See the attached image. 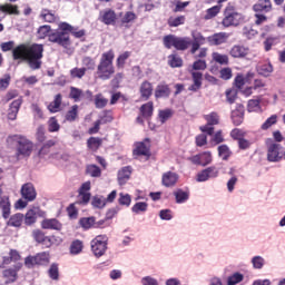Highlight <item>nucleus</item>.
<instances>
[{
	"label": "nucleus",
	"instance_id": "nucleus-1",
	"mask_svg": "<svg viewBox=\"0 0 285 285\" xmlns=\"http://www.w3.org/2000/svg\"><path fill=\"white\" fill-rule=\"evenodd\" d=\"M13 59L17 61H28L31 70H39L41 68V59H43V45H20L12 50Z\"/></svg>",
	"mask_w": 285,
	"mask_h": 285
},
{
	"label": "nucleus",
	"instance_id": "nucleus-2",
	"mask_svg": "<svg viewBox=\"0 0 285 285\" xmlns=\"http://www.w3.org/2000/svg\"><path fill=\"white\" fill-rule=\"evenodd\" d=\"M115 51L109 50L101 55L100 62L97 68L98 78L102 81H108L112 75H115Z\"/></svg>",
	"mask_w": 285,
	"mask_h": 285
},
{
	"label": "nucleus",
	"instance_id": "nucleus-3",
	"mask_svg": "<svg viewBox=\"0 0 285 285\" xmlns=\"http://www.w3.org/2000/svg\"><path fill=\"white\" fill-rule=\"evenodd\" d=\"M7 144L12 146L17 144V158L23 159V157H30L32 155V149L35 145L24 136L13 135L7 138Z\"/></svg>",
	"mask_w": 285,
	"mask_h": 285
},
{
	"label": "nucleus",
	"instance_id": "nucleus-4",
	"mask_svg": "<svg viewBox=\"0 0 285 285\" xmlns=\"http://www.w3.org/2000/svg\"><path fill=\"white\" fill-rule=\"evenodd\" d=\"M3 101L4 104L11 101L7 110V119H9V121H17V116L19 115V110H21L23 98L19 97V92L17 90H11L6 94Z\"/></svg>",
	"mask_w": 285,
	"mask_h": 285
},
{
	"label": "nucleus",
	"instance_id": "nucleus-5",
	"mask_svg": "<svg viewBox=\"0 0 285 285\" xmlns=\"http://www.w3.org/2000/svg\"><path fill=\"white\" fill-rule=\"evenodd\" d=\"M72 28L73 27L68 22H60L58 30L49 36V41L51 43H58V46H62V48H68L70 46V36L68 32H72Z\"/></svg>",
	"mask_w": 285,
	"mask_h": 285
},
{
	"label": "nucleus",
	"instance_id": "nucleus-6",
	"mask_svg": "<svg viewBox=\"0 0 285 285\" xmlns=\"http://www.w3.org/2000/svg\"><path fill=\"white\" fill-rule=\"evenodd\" d=\"M190 43H193V40H190L189 37H177L174 35L164 37V46L165 48H168V50H170V48H175L176 50H188Z\"/></svg>",
	"mask_w": 285,
	"mask_h": 285
},
{
	"label": "nucleus",
	"instance_id": "nucleus-7",
	"mask_svg": "<svg viewBox=\"0 0 285 285\" xmlns=\"http://www.w3.org/2000/svg\"><path fill=\"white\" fill-rule=\"evenodd\" d=\"M266 147L268 161L277 163L285 159V148L279 142H275V140L268 138L266 140Z\"/></svg>",
	"mask_w": 285,
	"mask_h": 285
},
{
	"label": "nucleus",
	"instance_id": "nucleus-8",
	"mask_svg": "<svg viewBox=\"0 0 285 285\" xmlns=\"http://www.w3.org/2000/svg\"><path fill=\"white\" fill-rule=\"evenodd\" d=\"M239 23H244V16L235 11L233 7H227L225 9V18L222 22L224 28H230L232 26L237 27Z\"/></svg>",
	"mask_w": 285,
	"mask_h": 285
},
{
	"label": "nucleus",
	"instance_id": "nucleus-9",
	"mask_svg": "<svg viewBox=\"0 0 285 285\" xmlns=\"http://www.w3.org/2000/svg\"><path fill=\"white\" fill-rule=\"evenodd\" d=\"M90 246L95 257H104V255H106V250H108V236L107 235L96 236L91 240Z\"/></svg>",
	"mask_w": 285,
	"mask_h": 285
},
{
	"label": "nucleus",
	"instance_id": "nucleus-10",
	"mask_svg": "<svg viewBox=\"0 0 285 285\" xmlns=\"http://www.w3.org/2000/svg\"><path fill=\"white\" fill-rule=\"evenodd\" d=\"M205 121H207L206 125L200 126L199 130L202 132H205L206 135H215V127L213 126H219V114L217 111H212L204 116Z\"/></svg>",
	"mask_w": 285,
	"mask_h": 285
},
{
	"label": "nucleus",
	"instance_id": "nucleus-11",
	"mask_svg": "<svg viewBox=\"0 0 285 285\" xmlns=\"http://www.w3.org/2000/svg\"><path fill=\"white\" fill-rule=\"evenodd\" d=\"M217 177H219V168H217L216 166H210L200 170L196 175V181L202 184L204 181H208V179H217Z\"/></svg>",
	"mask_w": 285,
	"mask_h": 285
},
{
	"label": "nucleus",
	"instance_id": "nucleus-12",
	"mask_svg": "<svg viewBox=\"0 0 285 285\" xmlns=\"http://www.w3.org/2000/svg\"><path fill=\"white\" fill-rule=\"evenodd\" d=\"M90 188H91V184L90 181H86L83 183L79 190H78V202L77 204H81L82 206H86L89 202H90Z\"/></svg>",
	"mask_w": 285,
	"mask_h": 285
},
{
	"label": "nucleus",
	"instance_id": "nucleus-13",
	"mask_svg": "<svg viewBox=\"0 0 285 285\" xmlns=\"http://www.w3.org/2000/svg\"><path fill=\"white\" fill-rule=\"evenodd\" d=\"M229 55L234 59H244L250 55V48L244 45H234L229 50Z\"/></svg>",
	"mask_w": 285,
	"mask_h": 285
},
{
	"label": "nucleus",
	"instance_id": "nucleus-14",
	"mask_svg": "<svg viewBox=\"0 0 285 285\" xmlns=\"http://www.w3.org/2000/svg\"><path fill=\"white\" fill-rule=\"evenodd\" d=\"M43 215H46V213H43L39 207L29 209L23 218L26 226H32V224L37 223V218L43 217Z\"/></svg>",
	"mask_w": 285,
	"mask_h": 285
},
{
	"label": "nucleus",
	"instance_id": "nucleus-15",
	"mask_svg": "<svg viewBox=\"0 0 285 285\" xmlns=\"http://www.w3.org/2000/svg\"><path fill=\"white\" fill-rule=\"evenodd\" d=\"M230 38V33L227 32H217L207 37V43L209 46H223Z\"/></svg>",
	"mask_w": 285,
	"mask_h": 285
},
{
	"label": "nucleus",
	"instance_id": "nucleus-16",
	"mask_svg": "<svg viewBox=\"0 0 285 285\" xmlns=\"http://www.w3.org/2000/svg\"><path fill=\"white\" fill-rule=\"evenodd\" d=\"M179 181V175L175 171H167L163 174L161 184L165 188H173Z\"/></svg>",
	"mask_w": 285,
	"mask_h": 285
},
{
	"label": "nucleus",
	"instance_id": "nucleus-17",
	"mask_svg": "<svg viewBox=\"0 0 285 285\" xmlns=\"http://www.w3.org/2000/svg\"><path fill=\"white\" fill-rule=\"evenodd\" d=\"M99 20L105 23V26H115L117 21V13L112 9H106L100 11Z\"/></svg>",
	"mask_w": 285,
	"mask_h": 285
},
{
	"label": "nucleus",
	"instance_id": "nucleus-18",
	"mask_svg": "<svg viewBox=\"0 0 285 285\" xmlns=\"http://www.w3.org/2000/svg\"><path fill=\"white\" fill-rule=\"evenodd\" d=\"M21 195L27 202H35V199H37V189H35V185L30 183L24 184L21 187Z\"/></svg>",
	"mask_w": 285,
	"mask_h": 285
},
{
	"label": "nucleus",
	"instance_id": "nucleus-19",
	"mask_svg": "<svg viewBox=\"0 0 285 285\" xmlns=\"http://www.w3.org/2000/svg\"><path fill=\"white\" fill-rule=\"evenodd\" d=\"M41 228L45 230H61L62 225L57 218H47L41 222Z\"/></svg>",
	"mask_w": 285,
	"mask_h": 285
},
{
	"label": "nucleus",
	"instance_id": "nucleus-20",
	"mask_svg": "<svg viewBox=\"0 0 285 285\" xmlns=\"http://www.w3.org/2000/svg\"><path fill=\"white\" fill-rule=\"evenodd\" d=\"M130 175H132V168H130V166L122 167L118 171L119 186H126V184H128V179H130Z\"/></svg>",
	"mask_w": 285,
	"mask_h": 285
},
{
	"label": "nucleus",
	"instance_id": "nucleus-21",
	"mask_svg": "<svg viewBox=\"0 0 285 285\" xmlns=\"http://www.w3.org/2000/svg\"><path fill=\"white\" fill-rule=\"evenodd\" d=\"M3 190L0 189V208H2V217L8 219L10 217V198L8 196H1Z\"/></svg>",
	"mask_w": 285,
	"mask_h": 285
},
{
	"label": "nucleus",
	"instance_id": "nucleus-22",
	"mask_svg": "<svg viewBox=\"0 0 285 285\" xmlns=\"http://www.w3.org/2000/svg\"><path fill=\"white\" fill-rule=\"evenodd\" d=\"M254 12H271L273 10V3L271 0H258L257 3L253 6Z\"/></svg>",
	"mask_w": 285,
	"mask_h": 285
},
{
	"label": "nucleus",
	"instance_id": "nucleus-23",
	"mask_svg": "<svg viewBox=\"0 0 285 285\" xmlns=\"http://www.w3.org/2000/svg\"><path fill=\"white\" fill-rule=\"evenodd\" d=\"M204 75L199 71H191L193 85L188 87L191 92H197L202 88V79Z\"/></svg>",
	"mask_w": 285,
	"mask_h": 285
},
{
	"label": "nucleus",
	"instance_id": "nucleus-24",
	"mask_svg": "<svg viewBox=\"0 0 285 285\" xmlns=\"http://www.w3.org/2000/svg\"><path fill=\"white\" fill-rule=\"evenodd\" d=\"M140 97L141 99H144L145 101H148V99H150V97L153 96V83H150L149 81H144L140 85Z\"/></svg>",
	"mask_w": 285,
	"mask_h": 285
},
{
	"label": "nucleus",
	"instance_id": "nucleus-25",
	"mask_svg": "<svg viewBox=\"0 0 285 285\" xmlns=\"http://www.w3.org/2000/svg\"><path fill=\"white\" fill-rule=\"evenodd\" d=\"M155 97H156V99L170 97V87H168V85H166L164 82L159 83L156 87Z\"/></svg>",
	"mask_w": 285,
	"mask_h": 285
},
{
	"label": "nucleus",
	"instance_id": "nucleus-26",
	"mask_svg": "<svg viewBox=\"0 0 285 285\" xmlns=\"http://www.w3.org/2000/svg\"><path fill=\"white\" fill-rule=\"evenodd\" d=\"M83 253V242L80 239H75L69 246V254L72 256L81 255Z\"/></svg>",
	"mask_w": 285,
	"mask_h": 285
},
{
	"label": "nucleus",
	"instance_id": "nucleus-27",
	"mask_svg": "<svg viewBox=\"0 0 285 285\" xmlns=\"http://www.w3.org/2000/svg\"><path fill=\"white\" fill-rule=\"evenodd\" d=\"M257 72L262 77H271L273 75V65L271 62H263L257 66Z\"/></svg>",
	"mask_w": 285,
	"mask_h": 285
},
{
	"label": "nucleus",
	"instance_id": "nucleus-28",
	"mask_svg": "<svg viewBox=\"0 0 285 285\" xmlns=\"http://www.w3.org/2000/svg\"><path fill=\"white\" fill-rule=\"evenodd\" d=\"M40 19L45 20L47 23H55V21H57V14L50 9H42Z\"/></svg>",
	"mask_w": 285,
	"mask_h": 285
},
{
	"label": "nucleus",
	"instance_id": "nucleus-29",
	"mask_svg": "<svg viewBox=\"0 0 285 285\" xmlns=\"http://www.w3.org/2000/svg\"><path fill=\"white\" fill-rule=\"evenodd\" d=\"M250 264L254 271H262L266 266V258L263 256L256 255L250 258Z\"/></svg>",
	"mask_w": 285,
	"mask_h": 285
},
{
	"label": "nucleus",
	"instance_id": "nucleus-30",
	"mask_svg": "<svg viewBox=\"0 0 285 285\" xmlns=\"http://www.w3.org/2000/svg\"><path fill=\"white\" fill-rule=\"evenodd\" d=\"M176 198V204H186L188 199H190V193L184 189H178L174 193Z\"/></svg>",
	"mask_w": 285,
	"mask_h": 285
},
{
	"label": "nucleus",
	"instance_id": "nucleus-31",
	"mask_svg": "<svg viewBox=\"0 0 285 285\" xmlns=\"http://www.w3.org/2000/svg\"><path fill=\"white\" fill-rule=\"evenodd\" d=\"M24 216L21 213L14 214L8 220V226H12L13 228H19L21 224H23Z\"/></svg>",
	"mask_w": 285,
	"mask_h": 285
},
{
	"label": "nucleus",
	"instance_id": "nucleus-32",
	"mask_svg": "<svg viewBox=\"0 0 285 285\" xmlns=\"http://www.w3.org/2000/svg\"><path fill=\"white\" fill-rule=\"evenodd\" d=\"M167 23L169 28H179L186 23V16L169 17Z\"/></svg>",
	"mask_w": 285,
	"mask_h": 285
},
{
	"label": "nucleus",
	"instance_id": "nucleus-33",
	"mask_svg": "<svg viewBox=\"0 0 285 285\" xmlns=\"http://www.w3.org/2000/svg\"><path fill=\"white\" fill-rule=\"evenodd\" d=\"M49 112H59L61 110V94L56 95L53 101L48 105Z\"/></svg>",
	"mask_w": 285,
	"mask_h": 285
},
{
	"label": "nucleus",
	"instance_id": "nucleus-34",
	"mask_svg": "<svg viewBox=\"0 0 285 285\" xmlns=\"http://www.w3.org/2000/svg\"><path fill=\"white\" fill-rule=\"evenodd\" d=\"M1 10L4 13V17L7 14H16V16L19 14V7L12 3L1 4Z\"/></svg>",
	"mask_w": 285,
	"mask_h": 285
},
{
	"label": "nucleus",
	"instance_id": "nucleus-35",
	"mask_svg": "<svg viewBox=\"0 0 285 285\" xmlns=\"http://www.w3.org/2000/svg\"><path fill=\"white\" fill-rule=\"evenodd\" d=\"M213 61L219 63L220 66H228V55L213 52L212 55Z\"/></svg>",
	"mask_w": 285,
	"mask_h": 285
},
{
	"label": "nucleus",
	"instance_id": "nucleus-36",
	"mask_svg": "<svg viewBox=\"0 0 285 285\" xmlns=\"http://www.w3.org/2000/svg\"><path fill=\"white\" fill-rule=\"evenodd\" d=\"M191 39L196 43H200V46H205L208 42V38L204 37L200 31L193 30Z\"/></svg>",
	"mask_w": 285,
	"mask_h": 285
},
{
	"label": "nucleus",
	"instance_id": "nucleus-37",
	"mask_svg": "<svg viewBox=\"0 0 285 285\" xmlns=\"http://www.w3.org/2000/svg\"><path fill=\"white\" fill-rule=\"evenodd\" d=\"M261 101L259 98L249 100L247 105L248 112H259L262 110Z\"/></svg>",
	"mask_w": 285,
	"mask_h": 285
},
{
	"label": "nucleus",
	"instance_id": "nucleus-38",
	"mask_svg": "<svg viewBox=\"0 0 285 285\" xmlns=\"http://www.w3.org/2000/svg\"><path fill=\"white\" fill-rule=\"evenodd\" d=\"M150 154V149L148 146L144 142H138L136 145V148L134 149V155H142V156H148Z\"/></svg>",
	"mask_w": 285,
	"mask_h": 285
},
{
	"label": "nucleus",
	"instance_id": "nucleus-39",
	"mask_svg": "<svg viewBox=\"0 0 285 285\" xmlns=\"http://www.w3.org/2000/svg\"><path fill=\"white\" fill-rule=\"evenodd\" d=\"M51 28L48 24H43L41 27L38 28V39H46V37H48L50 39V35H52L51 32Z\"/></svg>",
	"mask_w": 285,
	"mask_h": 285
},
{
	"label": "nucleus",
	"instance_id": "nucleus-40",
	"mask_svg": "<svg viewBox=\"0 0 285 285\" xmlns=\"http://www.w3.org/2000/svg\"><path fill=\"white\" fill-rule=\"evenodd\" d=\"M213 164V154L210 151L200 153V166L206 167Z\"/></svg>",
	"mask_w": 285,
	"mask_h": 285
},
{
	"label": "nucleus",
	"instance_id": "nucleus-41",
	"mask_svg": "<svg viewBox=\"0 0 285 285\" xmlns=\"http://www.w3.org/2000/svg\"><path fill=\"white\" fill-rule=\"evenodd\" d=\"M240 282H244V274L236 272L233 275L228 276L227 278V284L228 285H236L239 284Z\"/></svg>",
	"mask_w": 285,
	"mask_h": 285
},
{
	"label": "nucleus",
	"instance_id": "nucleus-42",
	"mask_svg": "<svg viewBox=\"0 0 285 285\" xmlns=\"http://www.w3.org/2000/svg\"><path fill=\"white\" fill-rule=\"evenodd\" d=\"M209 137H212L209 140L210 146H217L224 141V135L222 134V130L216 131L214 135H209Z\"/></svg>",
	"mask_w": 285,
	"mask_h": 285
},
{
	"label": "nucleus",
	"instance_id": "nucleus-43",
	"mask_svg": "<svg viewBox=\"0 0 285 285\" xmlns=\"http://www.w3.org/2000/svg\"><path fill=\"white\" fill-rule=\"evenodd\" d=\"M35 257L38 266H43V264H48V262H50V254L47 252L39 253Z\"/></svg>",
	"mask_w": 285,
	"mask_h": 285
},
{
	"label": "nucleus",
	"instance_id": "nucleus-44",
	"mask_svg": "<svg viewBox=\"0 0 285 285\" xmlns=\"http://www.w3.org/2000/svg\"><path fill=\"white\" fill-rule=\"evenodd\" d=\"M21 259V255L16 249H11L9 256L3 257V264H10V262H19Z\"/></svg>",
	"mask_w": 285,
	"mask_h": 285
},
{
	"label": "nucleus",
	"instance_id": "nucleus-45",
	"mask_svg": "<svg viewBox=\"0 0 285 285\" xmlns=\"http://www.w3.org/2000/svg\"><path fill=\"white\" fill-rule=\"evenodd\" d=\"M132 213H135L136 215H139L140 213H146V210H148V203L146 202H139L136 203L132 207H131Z\"/></svg>",
	"mask_w": 285,
	"mask_h": 285
},
{
	"label": "nucleus",
	"instance_id": "nucleus-46",
	"mask_svg": "<svg viewBox=\"0 0 285 285\" xmlns=\"http://www.w3.org/2000/svg\"><path fill=\"white\" fill-rule=\"evenodd\" d=\"M168 61H169V66L171 68H181L184 60H181V58L177 55H170L168 57Z\"/></svg>",
	"mask_w": 285,
	"mask_h": 285
},
{
	"label": "nucleus",
	"instance_id": "nucleus-47",
	"mask_svg": "<svg viewBox=\"0 0 285 285\" xmlns=\"http://www.w3.org/2000/svg\"><path fill=\"white\" fill-rule=\"evenodd\" d=\"M86 173L90 177H101V168H99L97 165H88Z\"/></svg>",
	"mask_w": 285,
	"mask_h": 285
},
{
	"label": "nucleus",
	"instance_id": "nucleus-48",
	"mask_svg": "<svg viewBox=\"0 0 285 285\" xmlns=\"http://www.w3.org/2000/svg\"><path fill=\"white\" fill-rule=\"evenodd\" d=\"M79 224L85 230H90L95 226V217L81 218Z\"/></svg>",
	"mask_w": 285,
	"mask_h": 285
},
{
	"label": "nucleus",
	"instance_id": "nucleus-49",
	"mask_svg": "<svg viewBox=\"0 0 285 285\" xmlns=\"http://www.w3.org/2000/svg\"><path fill=\"white\" fill-rule=\"evenodd\" d=\"M82 68H85L86 70H95L97 62L95 61V59L90 58V57H85L82 58Z\"/></svg>",
	"mask_w": 285,
	"mask_h": 285
},
{
	"label": "nucleus",
	"instance_id": "nucleus-50",
	"mask_svg": "<svg viewBox=\"0 0 285 285\" xmlns=\"http://www.w3.org/2000/svg\"><path fill=\"white\" fill-rule=\"evenodd\" d=\"M91 206H94V208H104L106 206V198L104 196H94Z\"/></svg>",
	"mask_w": 285,
	"mask_h": 285
},
{
	"label": "nucleus",
	"instance_id": "nucleus-51",
	"mask_svg": "<svg viewBox=\"0 0 285 285\" xmlns=\"http://www.w3.org/2000/svg\"><path fill=\"white\" fill-rule=\"evenodd\" d=\"M218 156L224 160L227 161L228 157H230V149L226 145L218 146Z\"/></svg>",
	"mask_w": 285,
	"mask_h": 285
},
{
	"label": "nucleus",
	"instance_id": "nucleus-52",
	"mask_svg": "<svg viewBox=\"0 0 285 285\" xmlns=\"http://www.w3.org/2000/svg\"><path fill=\"white\" fill-rule=\"evenodd\" d=\"M87 146L90 150H99V147L101 146V138L90 137L87 141Z\"/></svg>",
	"mask_w": 285,
	"mask_h": 285
},
{
	"label": "nucleus",
	"instance_id": "nucleus-53",
	"mask_svg": "<svg viewBox=\"0 0 285 285\" xmlns=\"http://www.w3.org/2000/svg\"><path fill=\"white\" fill-rule=\"evenodd\" d=\"M48 275L50 279L57 281L59 279V264H51V266L48 269Z\"/></svg>",
	"mask_w": 285,
	"mask_h": 285
},
{
	"label": "nucleus",
	"instance_id": "nucleus-54",
	"mask_svg": "<svg viewBox=\"0 0 285 285\" xmlns=\"http://www.w3.org/2000/svg\"><path fill=\"white\" fill-rule=\"evenodd\" d=\"M277 124V115H272L269 118H267L263 125L261 126L262 130H268L272 126H275Z\"/></svg>",
	"mask_w": 285,
	"mask_h": 285
},
{
	"label": "nucleus",
	"instance_id": "nucleus-55",
	"mask_svg": "<svg viewBox=\"0 0 285 285\" xmlns=\"http://www.w3.org/2000/svg\"><path fill=\"white\" fill-rule=\"evenodd\" d=\"M60 128H61V126L57 121V118L51 117L49 119V121H48V130H49V132H59Z\"/></svg>",
	"mask_w": 285,
	"mask_h": 285
},
{
	"label": "nucleus",
	"instance_id": "nucleus-56",
	"mask_svg": "<svg viewBox=\"0 0 285 285\" xmlns=\"http://www.w3.org/2000/svg\"><path fill=\"white\" fill-rule=\"evenodd\" d=\"M220 10H222V7H219V6H214L209 9H207L205 19L208 20V19H213V18L217 17V14H219Z\"/></svg>",
	"mask_w": 285,
	"mask_h": 285
},
{
	"label": "nucleus",
	"instance_id": "nucleus-57",
	"mask_svg": "<svg viewBox=\"0 0 285 285\" xmlns=\"http://www.w3.org/2000/svg\"><path fill=\"white\" fill-rule=\"evenodd\" d=\"M131 202H132V198L130 197L129 194H124V193L119 194L118 204L120 206H130Z\"/></svg>",
	"mask_w": 285,
	"mask_h": 285
},
{
	"label": "nucleus",
	"instance_id": "nucleus-58",
	"mask_svg": "<svg viewBox=\"0 0 285 285\" xmlns=\"http://www.w3.org/2000/svg\"><path fill=\"white\" fill-rule=\"evenodd\" d=\"M96 108H106L108 106V99L104 98L101 94L96 95L95 97Z\"/></svg>",
	"mask_w": 285,
	"mask_h": 285
},
{
	"label": "nucleus",
	"instance_id": "nucleus-59",
	"mask_svg": "<svg viewBox=\"0 0 285 285\" xmlns=\"http://www.w3.org/2000/svg\"><path fill=\"white\" fill-rule=\"evenodd\" d=\"M72 79H82L86 75V68H73L70 70Z\"/></svg>",
	"mask_w": 285,
	"mask_h": 285
},
{
	"label": "nucleus",
	"instance_id": "nucleus-60",
	"mask_svg": "<svg viewBox=\"0 0 285 285\" xmlns=\"http://www.w3.org/2000/svg\"><path fill=\"white\" fill-rule=\"evenodd\" d=\"M31 112L33 114V119H43V110L37 104L31 105Z\"/></svg>",
	"mask_w": 285,
	"mask_h": 285
},
{
	"label": "nucleus",
	"instance_id": "nucleus-61",
	"mask_svg": "<svg viewBox=\"0 0 285 285\" xmlns=\"http://www.w3.org/2000/svg\"><path fill=\"white\" fill-rule=\"evenodd\" d=\"M142 117H151L153 116V102H147L140 108Z\"/></svg>",
	"mask_w": 285,
	"mask_h": 285
},
{
	"label": "nucleus",
	"instance_id": "nucleus-62",
	"mask_svg": "<svg viewBox=\"0 0 285 285\" xmlns=\"http://www.w3.org/2000/svg\"><path fill=\"white\" fill-rule=\"evenodd\" d=\"M137 19V14L131 11H127L122 18H121V23H132Z\"/></svg>",
	"mask_w": 285,
	"mask_h": 285
},
{
	"label": "nucleus",
	"instance_id": "nucleus-63",
	"mask_svg": "<svg viewBox=\"0 0 285 285\" xmlns=\"http://www.w3.org/2000/svg\"><path fill=\"white\" fill-rule=\"evenodd\" d=\"M3 277L9 279V282H14L17 279V269H4L2 273Z\"/></svg>",
	"mask_w": 285,
	"mask_h": 285
},
{
	"label": "nucleus",
	"instance_id": "nucleus-64",
	"mask_svg": "<svg viewBox=\"0 0 285 285\" xmlns=\"http://www.w3.org/2000/svg\"><path fill=\"white\" fill-rule=\"evenodd\" d=\"M141 285H159V281L153 276H145L140 279Z\"/></svg>",
	"mask_w": 285,
	"mask_h": 285
}]
</instances>
